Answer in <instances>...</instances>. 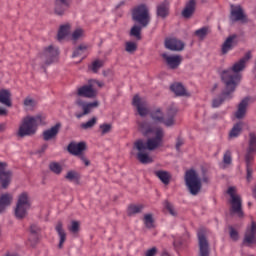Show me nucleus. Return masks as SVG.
<instances>
[{
    "label": "nucleus",
    "mask_w": 256,
    "mask_h": 256,
    "mask_svg": "<svg viewBox=\"0 0 256 256\" xmlns=\"http://www.w3.org/2000/svg\"><path fill=\"white\" fill-rule=\"evenodd\" d=\"M162 57L169 69H179V65H181L183 61L181 55H168L167 53H164L162 54Z\"/></svg>",
    "instance_id": "16"
},
{
    "label": "nucleus",
    "mask_w": 256,
    "mask_h": 256,
    "mask_svg": "<svg viewBox=\"0 0 256 256\" xmlns=\"http://www.w3.org/2000/svg\"><path fill=\"white\" fill-rule=\"evenodd\" d=\"M77 96L85 97L86 99H95V97H97V90L93 88V84H91L89 80L87 85L78 88Z\"/></svg>",
    "instance_id": "14"
},
{
    "label": "nucleus",
    "mask_w": 256,
    "mask_h": 256,
    "mask_svg": "<svg viewBox=\"0 0 256 256\" xmlns=\"http://www.w3.org/2000/svg\"><path fill=\"white\" fill-rule=\"evenodd\" d=\"M177 108L170 107L167 111V118L164 121L165 127H173L175 125V116L177 115Z\"/></svg>",
    "instance_id": "29"
},
{
    "label": "nucleus",
    "mask_w": 256,
    "mask_h": 256,
    "mask_svg": "<svg viewBox=\"0 0 256 256\" xmlns=\"http://www.w3.org/2000/svg\"><path fill=\"white\" fill-rule=\"evenodd\" d=\"M184 181L190 195L196 196L201 193L203 184L199 174L197 171H195V169H190L185 172Z\"/></svg>",
    "instance_id": "5"
},
{
    "label": "nucleus",
    "mask_w": 256,
    "mask_h": 256,
    "mask_svg": "<svg viewBox=\"0 0 256 256\" xmlns=\"http://www.w3.org/2000/svg\"><path fill=\"white\" fill-rule=\"evenodd\" d=\"M74 107L76 111H81L76 112L75 117L77 119H81L85 117V115H89L93 109H97V107H99V101L87 102L81 98H77L74 102Z\"/></svg>",
    "instance_id": "8"
},
{
    "label": "nucleus",
    "mask_w": 256,
    "mask_h": 256,
    "mask_svg": "<svg viewBox=\"0 0 256 256\" xmlns=\"http://www.w3.org/2000/svg\"><path fill=\"white\" fill-rule=\"evenodd\" d=\"M170 89L177 97H184L187 95V90H185V87L181 83L172 84L170 86Z\"/></svg>",
    "instance_id": "37"
},
{
    "label": "nucleus",
    "mask_w": 256,
    "mask_h": 256,
    "mask_svg": "<svg viewBox=\"0 0 256 256\" xmlns=\"http://www.w3.org/2000/svg\"><path fill=\"white\" fill-rule=\"evenodd\" d=\"M12 178L13 172L9 170L0 174V189H8Z\"/></svg>",
    "instance_id": "28"
},
{
    "label": "nucleus",
    "mask_w": 256,
    "mask_h": 256,
    "mask_svg": "<svg viewBox=\"0 0 256 256\" xmlns=\"http://www.w3.org/2000/svg\"><path fill=\"white\" fill-rule=\"evenodd\" d=\"M245 165H246V179L247 181H251L253 179V162L255 160L249 159V158H244Z\"/></svg>",
    "instance_id": "38"
},
{
    "label": "nucleus",
    "mask_w": 256,
    "mask_h": 256,
    "mask_svg": "<svg viewBox=\"0 0 256 256\" xmlns=\"http://www.w3.org/2000/svg\"><path fill=\"white\" fill-rule=\"evenodd\" d=\"M104 65V62L102 60H95L92 62V65L90 66L91 71L93 73H99V69H101Z\"/></svg>",
    "instance_id": "49"
},
{
    "label": "nucleus",
    "mask_w": 256,
    "mask_h": 256,
    "mask_svg": "<svg viewBox=\"0 0 256 256\" xmlns=\"http://www.w3.org/2000/svg\"><path fill=\"white\" fill-rule=\"evenodd\" d=\"M237 39V35H231L229 36L224 43L222 44L221 53L222 55H227L228 51H231L235 45H237V42L235 40Z\"/></svg>",
    "instance_id": "26"
},
{
    "label": "nucleus",
    "mask_w": 256,
    "mask_h": 256,
    "mask_svg": "<svg viewBox=\"0 0 256 256\" xmlns=\"http://www.w3.org/2000/svg\"><path fill=\"white\" fill-rule=\"evenodd\" d=\"M71 7V3L69 0H55L54 1V13L59 17H63L65 15V11Z\"/></svg>",
    "instance_id": "19"
},
{
    "label": "nucleus",
    "mask_w": 256,
    "mask_h": 256,
    "mask_svg": "<svg viewBox=\"0 0 256 256\" xmlns=\"http://www.w3.org/2000/svg\"><path fill=\"white\" fill-rule=\"evenodd\" d=\"M202 182H203V183H209V177H208L207 175H204V176L202 177Z\"/></svg>",
    "instance_id": "63"
},
{
    "label": "nucleus",
    "mask_w": 256,
    "mask_h": 256,
    "mask_svg": "<svg viewBox=\"0 0 256 256\" xmlns=\"http://www.w3.org/2000/svg\"><path fill=\"white\" fill-rule=\"evenodd\" d=\"M243 125L244 123L241 121L234 124L228 134V139H237V137H239L243 131Z\"/></svg>",
    "instance_id": "31"
},
{
    "label": "nucleus",
    "mask_w": 256,
    "mask_h": 256,
    "mask_svg": "<svg viewBox=\"0 0 256 256\" xmlns=\"http://www.w3.org/2000/svg\"><path fill=\"white\" fill-rule=\"evenodd\" d=\"M68 152L75 157L83 155L84 151H87V143L85 142H70L67 147Z\"/></svg>",
    "instance_id": "15"
},
{
    "label": "nucleus",
    "mask_w": 256,
    "mask_h": 256,
    "mask_svg": "<svg viewBox=\"0 0 256 256\" xmlns=\"http://www.w3.org/2000/svg\"><path fill=\"white\" fill-rule=\"evenodd\" d=\"M125 51L127 53L133 54L135 51H137V43L128 41L125 43Z\"/></svg>",
    "instance_id": "47"
},
{
    "label": "nucleus",
    "mask_w": 256,
    "mask_h": 256,
    "mask_svg": "<svg viewBox=\"0 0 256 256\" xmlns=\"http://www.w3.org/2000/svg\"><path fill=\"white\" fill-rule=\"evenodd\" d=\"M31 209V199L29 198V193L22 192L18 196L16 207L14 209V216L16 219L22 220L29 215V210Z\"/></svg>",
    "instance_id": "6"
},
{
    "label": "nucleus",
    "mask_w": 256,
    "mask_h": 256,
    "mask_svg": "<svg viewBox=\"0 0 256 256\" xmlns=\"http://www.w3.org/2000/svg\"><path fill=\"white\" fill-rule=\"evenodd\" d=\"M156 15L157 17H160L161 19H166L169 17V1L164 0L156 7Z\"/></svg>",
    "instance_id": "23"
},
{
    "label": "nucleus",
    "mask_w": 256,
    "mask_h": 256,
    "mask_svg": "<svg viewBox=\"0 0 256 256\" xmlns=\"http://www.w3.org/2000/svg\"><path fill=\"white\" fill-rule=\"evenodd\" d=\"M145 29V27L139 25H134L130 30V36L135 37L137 41H141V30Z\"/></svg>",
    "instance_id": "43"
},
{
    "label": "nucleus",
    "mask_w": 256,
    "mask_h": 256,
    "mask_svg": "<svg viewBox=\"0 0 256 256\" xmlns=\"http://www.w3.org/2000/svg\"><path fill=\"white\" fill-rule=\"evenodd\" d=\"M143 221H144V225H145L146 229L155 228V219L153 218V214H151V213L145 214Z\"/></svg>",
    "instance_id": "42"
},
{
    "label": "nucleus",
    "mask_w": 256,
    "mask_h": 256,
    "mask_svg": "<svg viewBox=\"0 0 256 256\" xmlns=\"http://www.w3.org/2000/svg\"><path fill=\"white\" fill-rule=\"evenodd\" d=\"M207 27L200 28L194 32V35L198 37L199 39H205L207 37Z\"/></svg>",
    "instance_id": "51"
},
{
    "label": "nucleus",
    "mask_w": 256,
    "mask_h": 256,
    "mask_svg": "<svg viewBox=\"0 0 256 256\" xmlns=\"http://www.w3.org/2000/svg\"><path fill=\"white\" fill-rule=\"evenodd\" d=\"M79 159L84 163L86 167H89V165H91V161H89V159H87L85 155H80Z\"/></svg>",
    "instance_id": "58"
},
{
    "label": "nucleus",
    "mask_w": 256,
    "mask_h": 256,
    "mask_svg": "<svg viewBox=\"0 0 256 256\" xmlns=\"http://www.w3.org/2000/svg\"><path fill=\"white\" fill-rule=\"evenodd\" d=\"M143 209H145V206L142 204H132L130 206H128V215L129 217L133 216V215H137V213H141L143 211Z\"/></svg>",
    "instance_id": "41"
},
{
    "label": "nucleus",
    "mask_w": 256,
    "mask_h": 256,
    "mask_svg": "<svg viewBox=\"0 0 256 256\" xmlns=\"http://www.w3.org/2000/svg\"><path fill=\"white\" fill-rule=\"evenodd\" d=\"M57 61H59V48L55 45H49L37 54L32 62V67L34 69L40 67L44 73H47V67L57 63Z\"/></svg>",
    "instance_id": "3"
},
{
    "label": "nucleus",
    "mask_w": 256,
    "mask_h": 256,
    "mask_svg": "<svg viewBox=\"0 0 256 256\" xmlns=\"http://www.w3.org/2000/svg\"><path fill=\"white\" fill-rule=\"evenodd\" d=\"M79 229H80L79 221L73 220L71 222V225L68 226V231H70V233H73V235H77V233H79Z\"/></svg>",
    "instance_id": "48"
},
{
    "label": "nucleus",
    "mask_w": 256,
    "mask_h": 256,
    "mask_svg": "<svg viewBox=\"0 0 256 256\" xmlns=\"http://www.w3.org/2000/svg\"><path fill=\"white\" fill-rule=\"evenodd\" d=\"M185 144V141H183V139L181 137H178L176 140V151H181V147H183V145Z\"/></svg>",
    "instance_id": "55"
},
{
    "label": "nucleus",
    "mask_w": 256,
    "mask_h": 256,
    "mask_svg": "<svg viewBox=\"0 0 256 256\" xmlns=\"http://www.w3.org/2000/svg\"><path fill=\"white\" fill-rule=\"evenodd\" d=\"M65 179L71 183H77L81 179V175L75 170H70L66 173Z\"/></svg>",
    "instance_id": "40"
},
{
    "label": "nucleus",
    "mask_w": 256,
    "mask_h": 256,
    "mask_svg": "<svg viewBox=\"0 0 256 256\" xmlns=\"http://www.w3.org/2000/svg\"><path fill=\"white\" fill-rule=\"evenodd\" d=\"M45 116L43 114H37L36 116H26L23 118L22 123L20 124L18 131L16 133L19 139L24 137H31L37 133V127L43 125V120Z\"/></svg>",
    "instance_id": "4"
},
{
    "label": "nucleus",
    "mask_w": 256,
    "mask_h": 256,
    "mask_svg": "<svg viewBox=\"0 0 256 256\" xmlns=\"http://www.w3.org/2000/svg\"><path fill=\"white\" fill-rule=\"evenodd\" d=\"M157 255V247H152L145 252V256H155Z\"/></svg>",
    "instance_id": "57"
},
{
    "label": "nucleus",
    "mask_w": 256,
    "mask_h": 256,
    "mask_svg": "<svg viewBox=\"0 0 256 256\" xmlns=\"http://www.w3.org/2000/svg\"><path fill=\"white\" fill-rule=\"evenodd\" d=\"M229 235L232 241H239V232H237L233 226L229 227Z\"/></svg>",
    "instance_id": "53"
},
{
    "label": "nucleus",
    "mask_w": 256,
    "mask_h": 256,
    "mask_svg": "<svg viewBox=\"0 0 256 256\" xmlns=\"http://www.w3.org/2000/svg\"><path fill=\"white\" fill-rule=\"evenodd\" d=\"M87 49H89V46H87L86 44H80L79 46H77L76 48H74V51L72 53V57H81V55H83V53H85V51H87Z\"/></svg>",
    "instance_id": "45"
},
{
    "label": "nucleus",
    "mask_w": 256,
    "mask_h": 256,
    "mask_svg": "<svg viewBox=\"0 0 256 256\" xmlns=\"http://www.w3.org/2000/svg\"><path fill=\"white\" fill-rule=\"evenodd\" d=\"M161 256H171V255H169V253L164 251Z\"/></svg>",
    "instance_id": "64"
},
{
    "label": "nucleus",
    "mask_w": 256,
    "mask_h": 256,
    "mask_svg": "<svg viewBox=\"0 0 256 256\" xmlns=\"http://www.w3.org/2000/svg\"><path fill=\"white\" fill-rule=\"evenodd\" d=\"M255 153H256V134L251 132L249 134L248 148L246 150V154L244 155V159L255 160Z\"/></svg>",
    "instance_id": "17"
},
{
    "label": "nucleus",
    "mask_w": 256,
    "mask_h": 256,
    "mask_svg": "<svg viewBox=\"0 0 256 256\" xmlns=\"http://www.w3.org/2000/svg\"><path fill=\"white\" fill-rule=\"evenodd\" d=\"M7 129V125L5 123L0 124V133H3Z\"/></svg>",
    "instance_id": "62"
},
{
    "label": "nucleus",
    "mask_w": 256,
    "mask_h": 256,
    "mask_svg": "<svg viewBox=\"0 0 256 256\" xmlns=\"http://www.w3.org/2000/svg\"><path fill=\"white\" fill-rule=\"evenodd\" d=\"M165 47L169 51H183L185 49V43L177 38H166Z\"/></svg>",
    "instance_id": "18"
},
{
    "label": "nucleus",
    "mask_w": 256,
    "mask_h": 256,
    "mask_svg": "<svg viewBox=\"0 0 256 256\" xmlns=\"http://www.w3.org/2000/svg\"><path fill=\"white\" fill-rule=\"evenodd\" d=\"M164 206H165V209L169 211L170 215H172V217H177V211L175 210V207L173 206V204H171L169 201H165Z\"/></svg>",
    "instance_id": "50"
},
{
    "label": "nucleus",
    "mask_w": 256,
    "mask_h": 256,
    "mask_svg": "<svg viewBox=\"0 0 256 256\" xmlns=\"http://www.w3.org/2000/svg\"><path fill=\"white\" fill-rule=\"evenodd\" d=\"M132 104L136 107L138 115L140 117H147L151 112L149 111V107L147 106V101L141 99L139 95H135Z\"/></svg>",
    "instance_id": "12"
},
{
    "label": "nucleus",
    "mask_w": 256,
    "mask_h": 256,
    "mask_svg": "<svg viewBox=\"0 0 256 256\" xmlns=\"http://www.w3.org/2000/svg\"><path fill=\"white\" fill-rule=\"evenodd\" d=\"M197 8L196 0H189L186 2L184 9L181 12V15L184 19H191L195 14V9Z\"/></svg>",
    "instance_id": "20"
},
{
    "label": "nucleus",
    "mask_w": 256,
    "mask_h": 256,
    "mask_svg": "<svg viewBox=\"0 0 256 256\" xmlns=\"http://www.w3.org/2000/svg\"><path fill=\"white\" fill-rule=\"evenodd\" d=\"M132 20L141 27H148L151 23V14H149V8L145 4H141L133 8Z\"/></svg>",
    "instance_id": "7"
},
{
    "label": "nucleus",
    "mask_w": 256,
    "mask_h": 256,
    "mask_svg": "<svg viewBox=\"0 0 256 256\" xmlns=\"http://www.w3.org/2000/svg\"><path fill=\"white\" fill-rule=\"evenodd\" d=\"M223 163L225 165H231L232 158H231V151L227 150L223 156Z\"/></svg>",
    "instance_id": "54"
},
{
    "label": "nucleus",
    "mask_w": 256,
    "mask_h": 256,
    "mask_svg": "<svg viewBox=\"0 0 256 256\" xmlns=\"http://www.w3.org/2000/svg\"><path fill=\"white\" fill-rule=\"evenodd\" d=\"M47 144L42 145V147L40 148V150H38V153H45V151H47Z\"/></svg>",
    "instance_id": "61"
},
{
    "label": "nucleus",
    "mask_w": 256,
    "mask_h": 256,
    "mask_svg": "<svg viewBox=\"0 0 256 256\" xmlns=\"http://www.w3.org/2000/svg\"><path fill=\"white\" fill-rule=\"evenodd\" d=\"M198 237V256H210L211 247L209 245V240L207 239V232L205 229L201 228L197 232Z\"/></svg>",
    "instance_id": "10"
},
{
    "label": "nucleus",
    "mask_w": 256,
    "mask_h": 256,
    "mask_svg": "<svg viewBox=\"0 0 256 256\" xmlns=\"http://www.w3.org/2000/svg\"><path fill=\"white\" fill-rule=\"evenodd\" d=\"M30 237L29 241L32 246L37 245L39 243V235H41V227L37 224H31L29 227Z\"/></svg>",
    "instance_id": "21"
},
{
    "label": "nucleus",
    "mask_w": 256,
    "mask_h": 256,
    "mask_svg": "<svg viewBox=\"0 0 256 256\" xmlns=\"http://www.w3.org/2000/svg\"><path fill=\"white\" fill-rule=\"evenodd\" d=\"M243 245L245 247H251V245H256V222L252 221L250 227L246 229L243 238Z\"/></svg>",
    "instance_id": "11"
},
{
    "label": "nucleus",
    "mask_w": 256,
    "mask_h": 256,
    "mask_svg": "<svg viewBox=\"0 0 256 256\" xmlns=\"http://www.w3.org/2000/svg\"><path fill=\"white\" fill-rule=\"evenodd\" d=\"M230 21H233V23L237 21H241V23H247V15L245 14L243 8L240 5H231Z\"/></svg>",
    "instance_id": "13"
},
{
    "label": "nucleus",
    "mask_w": 256,
    "mask_h": 256,
    "mask_svg": "<svg viewBox=\"0 0 256 256\" xmlns=\"http://www.w3.org/2000/svg\"><path fill=\"white\" fill-rule=\"evenodd\" d=\"M150 117L152 121H156L157 123H163V125H165V116L163 115V111H161V108L152 110L150 112Z\"/></svg>",
    "instance_id": "36"
},
{
    "label": "nucleus",
    "mask_w": 256,
    "mask_h": 256,
    "mask_svg": "<svg viewBox=\"0 0 256 256\" xmlns=\"http://www.w3.org/2000/svg\"><path fill=\"white\" fill-rule=\"evenodd\" d=\"M55 231L58 233L59 236L58 248L63 249V244L67 241V232H65V229L63 228V222H57L55 226Z\"/></svg>",
    "instance_id": "24"
},
{
    "label": "nucleus",
    "mask_w": 256,
    "mask_h": 256,
    "mask_svg": "<svg viewBox=\"0 0 256 256\" xmlns=\"http://www.w3.org/2000/svg\"><path fill=\"white\" fill-rule=\"evenodd\" d=\"M247 107H249V98H244L238 104V109L235 112L236 119H244L245 115H247Z\"/></svg>",
    "instance_id": "25"
},
{
    "label": "nucleus",
    "mask_w": 256,
    "mask_h": 256,
    "mask_svg": "<svg viewBox=\"0 0 256 256\" xmlns=\"http://www.w3.org/2000/svg\"><path fill=\"white\" fill-rule=\"evenodd\" d=\"M235 93V91H230L227 94V86H225L224 90L222 91L221 95L218 98H215L212 102L213 107H220L223 104V101L226 99H231V94Z\"/></svg>",
    "instance_id": "30"
},
{
    "label": "nucleus",
    "mask_w": 256,
    "mask_h": 256,
    "mask_svg": "<svg viewBox=\"0 0 256 256\" xmlns=\"http://www.w3.org/2000/svg\"><path fill=\"white\" fill-rule=\"evenodd\" d=\"M5 169H7V163H5V162H0V175H1L2 173H5V172H6Z\"/></svg>",
    "instance_id": "59"
},
{
    "label": "nucleus",
    "mask_w": 256,
    "mask_h": 256,
    "mask_svg": "<svg viewBox=\"0 0 256 256\" xmlns=\"http://www.w3.org/2000/svg\"><path fill=\"white\" fill-rule=\"evenodd\" d=\"M113 129V125L104 123L100 125L101 135H107V133H111Z\"/></svg>",
    "instance_id": "52"
},
{
    "label": "nucleus",
    "mask_w": 256,
    "mask_h": 256,
    "mask_svg": "<svg viewBox=\"0 0 256 256\" xmlns=\"http://www.w3.org/2000/svg\"><path fill=\"white\" fill-rule=\"evenodd\" d=\"M138 131L147 137V141L141 139L134 142L133 149L138 151L137 159L142 165L153 163V158L149 156L147 151H155L159 147H163V139L165 138V131L161 127H153L148 121L138 123Z\"/></svg>",
    "instance_id": "1"
},
{
    "label": "nucleus",
    "mask_w": 256,
    "mask_h": 256,
    "mask_svg": "<svg viewBox=\"0 0 256 256\" xmlns=\"http://www.w3.org/2000/svg\"><path fill=\"white\" fill-rule=\"evenodd\" d=\"M71 33V24L66 23L60 26L57 34L58 41H63Z\"/></svg>",
    "instance_id": "34"
},
{
    "label": "nucleus",
    "mask_w": 256,
    "mask_h": 256,
    "mask_svg": "<svg viewBox=\"0 0 256 256\" xmlns=\"http://www.w3.org/2000/svg\"><path fill=\"white\" fill-rule=\"evenodd\" d=\"M97 125V117H92L90 120H88L86 123H82L80 125L81 129H84L87 131V129H93Z\"/></svg>",
    "instance_id": "46"
},
{
    "label": "nucleus",
    "mask_w": 256,
    "mask_h": 256,
    "mask_svg": "<svg viewBox=\"0 0 256 256\" xmlns=\"http://www.w3.org/2000/svg\"><path fill=\"white\" fill-rule=\"evenodd\" d=\"M249 59H251V52H247L244 57L234 63L232 67L222 71L221 79L227 89L226 95H229L231 91L237 89V85H239V81H241V71L245 70Z\"/></svg>",
    "instance_id": "2"
},
{
    "label": "nucleus",
    "mask_w": 256,
    "mask_h": 256,
    "mask_svg": "<svg viewBox=\"0 0 256 256\" xmlns=\"http://www.w3.org/2000/svg\"><path fill=\"white\" fill-rule=\"evenodd\" d=\"M227 193L231 197L230 215H237L240 219L245 217L241 196L235 194V187H229Z\"/></svg>",
    "instance_id": "9"
},
{
    "label": "nucleus",
    "mask_w": 256,
    "mask_h": 256,
    "mask_svg": "<svg viewBox=\"0 0 256 256\" xmlns=\"http://www.w3.org/2000/svg\"><path fill=\"white\" fill-rule=\"evenodd\" d=\"M154 175L162 181L164 185H169L171 183V173L165 171V170H158L154 172Z\"/></svg>",
    "instance_id": "35"
},
{
    "label": "nucleus",
    "mask_w": 256,
    "mask_h": 256,
    "mask_svg": "<svg viewBox=\"0 0 256 256\" xmlns=\"http://www.w3.org/2000/svg\"><path fill=\"white\" fill-rule=\"evenodd\" d=\"M70 39L74 45L79 43V41H83L85 39V30L83 28H76L72 32Z\"/></svg>",
    "instance_id": "33"
},
{
    "label": "nucleus",
    "mask_w": 256,
    "mask_h": 256,
    "mask_svg": "<svg viewBox=\"0 0 256 256\" xmlns=\"http://www.w3.org/2000/svg\"><path fill=\"white\" fill-rule=\"evenodd\" d=\"M23 106L26 111H33L37 107V101L28 96L24 99Z\"/></svg>",
    "instance_id": "39"
},
{
    "label": "nucleus",
    "mask_w": 256,
    "mask_h": 256,
    "mask_svg": "<svg viewBox=\"0 0 256 256\" xmlns=\"http://www.w3.org/2000/svg\"><path fill=\"white\" fill-rule=\"evenodd\" d=\"M59 129H61V123H57L55 126L43 132L44 141H51L55 139L59 134Z\"/></svg>",
    "instance_id": "27"
},
{
    "label": "nucleus",
    "mask_w": 256,
    "mask_h": 256,
    "mask_svg": "<svg viewBox=\"0 0 256 256\" xmlns=\"http://www.w3.org/2000/svg\"><path fill=\"white\" fill-rule=\"evenodd\" d=\"M0 103L6 107H11L13 105L11 103V91L8 89L0 90Z\"/></svg>",
    "instance_id": "32"
},
{
    "label": "nucleus",
    "mask_w": 256,
    "mask_h": 256,
    "mask_svg": "<svg viewBox=\"0 0 256 256\" xmlns=\"http://www.w3.org/2000/svg\"><path fill=\"white\" fill-rule=\"evenodd\" d=\"M90 84L92 85V88L95 89V86L98 85L99 87H105V83L95 80V79H91L89 80Z\"/></svg>",
    "instance_id": "56"
},
{
    "label": "nucleus",
    "mask_w": 256,
    "mask_h": 256,
    "mask_svg": "<svg viewBox=\"0 0 256 256\" xmlns=\"http://www.w3.org/2000/svg\"><path fill=\"white\" fill-rule=\"evenodd\" d=\"M13 203V195L10 193H4L0 195V214L7 211V207H11Z\"/></svg>",
    "instance_id": "22"
},
{
    "label": "nucleus",
    "mask_w": 256,
    "mask_h": 256,
    "mask_svg": "<svg viewBox=\"0 0 256 256\" xmlns=\"http://www.w3.org/2000/svg\"><path fill=\"white\" fill-rule=\"evenodd\" d=\"M0 117H7V109L0 107Z\"/></svg>",
    "instance_id": "60"
},
{
    "label": "nucleus",
    "mask_w": 256,
    "mask_h": 256,
    "mask_svg": "<svg viewBox=\"0 0 256 256\" xmlns=\"http://www.w3.org/2000/svg\"><path fill=\"white\" fill-rule=\"evenodd\" d=\"M49 170L54 173V175H61V173H63V166L58 162H51L49 164Z\"/></svg>",
    "instance_id": "44"
}]
</instances>
